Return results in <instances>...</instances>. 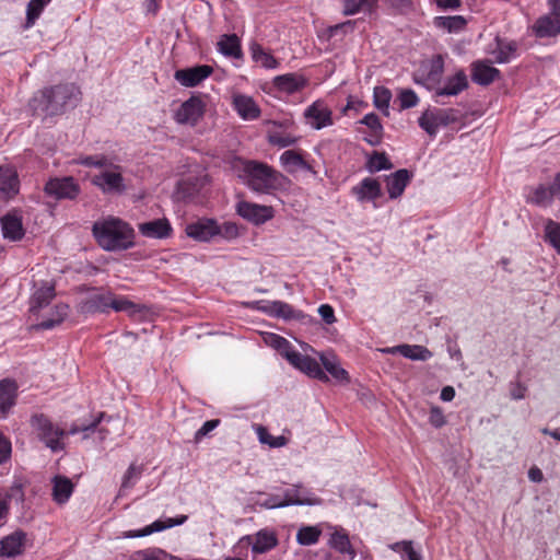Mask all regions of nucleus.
<instances>
[{
  "label": "nucleus",
  "instance_id": "obj_1",
  "mask_svg": "<svg viewBox=\"0 0 560 560\" xmlns=\"http://www.w3.org/2000/svg\"><path fill=\"white\" fill-rule=\"evenodd\" d=\"M92 232L104 250L119 252L135 246L133 229L119 218L108 217L94 222Z\"/></svg>",
  "mask_w": 560,
  "mask_h": 560
},
{
  "label": "nucleus",
  "instance_id": "obj_2",
  "mask_svg": "<svg viewBox=\"0 0 560 560\" xmlns=\"http://www.w3.org/2000/svg\"><path fill=\"white\" fill-rule=\"evenodd\" d=\"M238 177L253 191L260 194H270L275 190H282L290 184V180L283 174L268 164L257 161L241 162Z\"/></svg>",
  "mask_w": 560,
  "mask_h": 560
},
{
  "label": "nucleus",
  "instance_id": "obj_3",
  "mask_svg": "<svg viewBox=\"0 0 560 560\" xmlns=\"http://www.w3.org/2000/svg\"><path fill=\"white\" fill-rule=\"evenodd\" d=\"M78 90L73 84H61L45 89L31 101V107L36 114L44 116L58 115L78 100Z\"/></svg>",
  "mask_w": 560,
  "mask_h": 560
},
{
  "label": "nucleus",
  "instance_id": "obj_4",
  "mask_svg": "<svg viewBox=\"0 0 560 560\" xmlns=\"http://www.w3.org/2000/svg\"><path fill=\"white\" fill-rule=\"evenodd\" d=\"M108 308L115 312H125L130 316L141 311L140 305L108 291L93 292L81 303V311L84 313H106Z\"/></svg>",
  "mask_w": 560,
  "mask_h": 560
},
{
  "label": "nucleus",
  "instance_id": "obj_5",
  "mask_svg": "<svg viewBox=\"0 0 560 560\" xmlns=\"http://www.w3.org/2000/svg\"><path fill=\"white\" fill-rule=\"evenodd\" d=\"M92 184L104 194L120 195L126 190L122 168L108 159V164L102 166L98 174L92 177Z\"/></svg>",
  "mask_w": 560,
  "mask_h": 560
},
{
  "label": "nucleus",
  "instance_id": "obj_6",
  "mask_svg": "<svg viewBox=\"0 0 560 560\" xmlns=\"http://www.w3.org/2000/svg\"><path fill=\"white\" fill-rule=\"evenodd\" d=\"M32 427L37 436L51 451L57 452L63 450L65 445L61 439L65 436L66 432L55 427L48 418L43 415L34 416L32 418Z\"/></svg>",
  "mask_w": 560,
  "mask_h": 560
},
{
  "label": "nucleus",
  "instance_id": "obj_7",
  "mask_svg": "<svg viewBox=\"0 0 560 560\" xmlns=\"http://www.w3.org/2000/svg\"><path fill=\"white\" fill-rule=\"evenodd\" d=\"M443 71L444 60L441 55H436L422 62L416 75V82L423 84L429 90H435L441 82Z\"/></svg>",
  "mask_w": 560,
  "mask_h": 560
},
{
  "label": "nucleus",
  "instance_id": "obj_8",
  "mask_svg": "<svg viewBox=\"0 0 560 560\" xmlns=\"http://www.w3.org/2000/svg\"><path fill=\"white\" fill-rule=\"evenodd\" d=\"M236 212L248 222L260 225L271 220L275 215V210L271 206L258 205L245 200L236 203Z\"/></svg>",
  "mask_w": 560,
  "mask_h": 560
},
{
  "label": "nucleus",
  "instance_id": "obj_9",
  "mask_svg": "<svg viewBox=\"0 0 560 560\" xmlns=\"http://www.w3.org/2000/svg\"><path fill=\"white\" fill-rule=\"evenodd\" d=\"M44 190L55 199H74L80 192V187L72 177H62L49 179Z\"/></svg>",
  "mask_w": 560,
  "mask_h": 560
},
{
  "label": "nucleus",
  "instance_id": "obj_10",
  "mask_svg": "<svg viewBox=\"0 0 560 560\" xmlns=\"http://www.w3.org/2000/svg\"><path fill=\"white\" fill-rule=\"evenodd\" d=\"M205 103L198 96L185 101L175 113V120L180 125L195 126L203 116Z\"/></svg>",
  "mask_w": 560,
  "mask_h": 560
},
{
  "label": "nucleus",
  "instance_id": "obj_11",
  "mask_svg": "<svg viewBox=\"0 0 560 560\" xmlns=\"http://www.w3.org/2000/svg\"><path fill=\"white\" fill-rule=\"evenodd\" d=\"M287 360L294 368L299 369L306 375L319 381L328 382V376L322 370L319 363L315 359L307 355H303L300 352L295 351L288 353Z\"/></svg>",
  "mask_w": 560,
  "mask_h": 560
},
{
  "label": "nucleus",
  "instance_id": "obj_12",
  "mask_svg": "<svg viewBox=\"0 0 560 560\" xmlns=\"http://www.w3.org/2000/svg\"><path fill=\"white\" fill-rule=\"evenodd\" d=\"M331 115V109L319 100L310 105L304 112L307 124L317 130L332 125Z\"/></svg>",
  "mask_w": 560,
  "mask_h": 560
},
{
  "label": "nucleus",
  "instance_id": "obj_13",
  "mask_svg": "<svg viewBox=\"0 0 560 560\" xmlns=\"http://www.w3.org/2000/svg\"><path fill=\"white\" fill-rule=\"evenodd\" d=\"M213 72L212 67L200 65L191 68L179 69L175 71V80L183 86L194 88L201 83Z\"/></svg>",
  "mask_w": 560,
  "mask_h": 560
},
{
  "label": "nucleus",
  "instance_id": "obj_14",
  "mask_svg": "<svg viewBox=\"0 0 560 560\" xmlns=\"http://www.w3.org/2000/svg\"><path fill=\"white\" fill-rule=\"evenodd\" d=\"M533 34L538 38L555 37L560 34V14L549 12L539 16L532 25Z\"/></svg>",
  "mask_w": 560,
  "mask_h": 560
},
{
  "label": "nucleus",
  "instance_id": "obj_15",
  "mask_svg": "<svg viewBox=\"0 0 560 560\" xmlns=\"http://www.w3.org/2000/svg\"><path fill=\"white\" fill-rule=\"evenodd\" d=\"M186 521H187V516L186 515H180V516H177V517H174V518L173 517H168L165 521L158 520V521L153 522L152 524L143 527L142 529L124 532L120 537L121 538H140V537H145V536H149V535H151L153 533H159V532H162L164 529H167V528H171V527H174V526H177V525H182Z\"/></svg>",
  "mask_w": 560,
  "mask_h": 560
},
{
  "label": "nucleus",
  "instance_id": "obj_16",
  "mask_svg": "<svg viewBox=\"0 0 560 560\" xmlns=\"http://www.w3.org/2000/svg\"><path fill=\"white\" fill-rule=\"evenodd\" d=\"M256 310L262 311L269 315L281 317L284 319L299 318L300 313L291 305L282 301H257L252 304Z\"/></svg>",
  "mask_w": 560,
  "mask_h": 560
},
{
  "label": "nucleus",
  "instance_id": "obj_17",
  "mask_svg": "<svg viewBox=\"0 0 560 560\" xmlns=\"http://www.w3.org/2000/svg\"><path fill=\"white\" fill-rule=\"evenodd\" d=\"M220 233V228L213 220H199L186 226V234L199 242H208Z\"/></svg>",
  "mask_w": 560,
  "mask_h": 560
},
{
  "label": "nucleus",
  "instance_id": "obj_18",
  "mask_svg": "<svg viewBox=\"0 0 560 560\" xmlns=\"http://www.w3.org/2000/svg\"><path fill=\"white\" fill-rule=\"evenodd\" d=\"M233 107L244 120H254L260 116V108L252 96L245 94L233 95Z\"/></svg>",
  "mask_w": 560,
  "mask_h": 560
},
{
  "label": "nucleus",
  "instance_id": "obj_19",
  "mask_svg": "<svg viewBox=\"0 0 560 560\" xmlns=\"http://www.w3.org/2000/svg\"><path fill=\"white\" fill-rule=\"evenodd\" d=\"M352 194L360 202L375 201L382 196L381 184L375 178L365 177L352 187Z\"/></svg>",
  "mask_w": 560,
  "mask_h": 560
},
{
  "label": "nucleus",
  "instance_id": "obj_20",
  "mask_svg": "<svg viewBox=\"0 0 560 560\" xmlns=\"http://www.w3.org/2000/svg\"><path fill=\"white\" fill-rule=\"evenodd\" d=\"M386 353H399L402 357L413 361H428L433 357V353L421 345H399L396 347L387 348L384 350Z\"/></svg>",
  "mask_w": 560,
  "mask_h": 560
},
{
  "label": "nucleus",
  "instance_id": "obj_21",
  "mask_svg": "<svg viewBox=\"0 0 560 560\" xmlns=\"http://www.w3.org/2000/svg\"><path fill=\"white\" fill-rule=\"evenodd\" d=\"M19 191L16 172L9 166H0V198L10 199Z\"/></svg>",
  "mask_w": 560,
  "mask_h": 560
},
{
  "label": "nucleus",
  "instance_id": "obj_22",
  "mask_svg": "<svg viewBox=\"0 0 560 560\" xmlns=\"http://www.w3.org/2000/svg\"><path fill=\"white\" fill-rule=\"evenodd\" d=\"M285 506L288 505H317L320 499L312 495L308 491L300 486L287 489L283 493Z\"/></svg>",
  "mask_w": 560,
  "mask_h": 560
},
{
  "label": "nucleus",
  "instance_id": "obj_23",
  "mask_svg": "<svg viewBox=\"0 0 560 560\" xmlns=\"http://www.w3.org/2000/svg\"><path fill=\"white\" fill-rule=\"evenodd\" d=\"M499 75L500 71L488 61H476L472 63L471 78L478 84L488 85L497 80Z\"/></svg>",
  "mask_w": 560,
  "mask_h": 560
},
{
  "label": "nucleus",
  "instance_id": "obj_24",
  "mask_svg": "<svg viewBox=\"0 0 560 560\" xmlns=\"http://www.w3.org/2000/svg\"><path fill=\"white\" fill-rule=\"evenodd\" d=\"M140 233L150 238H163L170 235L172 228L167 219H155L138 225Z\"/></svg>",
  "mask_w": 560,
  "mask_h": 560
},
{
  "label": "nucleus",
  "instance_id": "obj_25",
  "mask_svg": "<svg viewBox=\"0 0 560 560\" xmlns=\"http://www.w3.org/2000/svg\"><path fill=\"white\" fill-rule=\"evenodd\" d=\"M25 534L15 532L0 540V556L15 557L23 552Z\"/></svg>",
  "mask_w": 560,
  "mask_h": 560
},
{
  "label": "nucleus",
  "instance_id": "obj_26",
  "mask_svg": "<svg viewBox=\"0 0 560 560\" xmlns=\"http://www.w3.org/2000/svg\"><path fill=\"white\" fill-rule=\"evenodd\" d=\"M410 180V174L407 170L401 168L386 177V186L389 198L399 197Z\"/></svg>",
  "mask_w": 560,
  "mask_h": 560
},
{
  "label": "nucleus",
  "instance_id": "obj_27",
  "mask_svg": "<svg viewBox=\"0 0 560 560\" xmlns=\"http://www.w3.org/2000/svg\"><path fill=\"white\" fill-rule=\"evenodd\" d=\"M319 360L325 370L338 382H349L348 372L340 366L337 357L332 352L318 353Z\"/></svg>",
  "mask_w": 560,
  "mask_h": 560
},
{
  "label": "nucleus",
  "instance_id": "obj_28",
  "mask_svg": "<svg viewBox=\"0 0 560 560\" xmlns=\"http://www.w3.org/2000/svg\"><path fill=\"white\" fill-rule=\"evenodd\" d=\"M0 223L4 238L19 241L23 237L24 230L22 221L18 215L8 213L1 218Z\"/></svg>",
  "mask_w": 560,
  "mask_h": 560
},
{
  "label": "nucleus",
  "instance_id": "obj_29",
  "mask_svg": "<svg viewBox=\"0 0 560 560\" xmlns=\"http://www.w3.org/2000/svg\"><path fill=\"white\" fill-rule=\"evenodd\" d=\"M280 163L289 173H295L299 170L314 173L313 167L294 150L284 151L280 156Z\"/></svg>",
  "mask_w": 560,
  "mask_h": 560
},
{
  "label": "nucleus",
  "instance_id": "obj_30",
  "mask_svg": "<svg viewBox=\"0 0 560 560\" xmlns=\"http://www.w3.org/2000/svg\"><path fill=\"white\" fill-rule=\"evenodd\" d=\"M419 125L430 136H433L438 132V130L441 126L447 125V117L441 110H439V112L427 110L419 118Z\"/></svg>",
  "mask_w": 560,
  "mask_h": 560
},
{
  "label": "nucleus",
  "instance_id": "obj_31",
  "mask_svg": "<svg viewBox=\"0 0 560 560\" xmlns=\"http://www.w3.org/2000/svg\"><path fill=\"white\" fill-rule=\"evenodd\" d=\"M468 81L464 71H458L454 77L447 79L443 88H436V95L454 96L467 89Z\"/></svg>",
  "mask_w": 560,
  "mask_h": 560
},
{
  "label": "nucleus",
  "instance_id": "obj_32",
  "mask_svg": "<svg viewBox=\"0 0 560 560\" xmlns=\"http://www.w3.org/2000/svg\"><path fill=\"white\" fill-rule=\"evenodd\" d=\"M73 492L72 481L65 476H56L52 479V498L58 504L66 503Z\"/></svg>",
  "mask_w": 560,
  "mask_h": 560
},
{
  "label": "nucleus",
  "instance_id": "obj_33",
  "mask_svg": "<svg viewBox=\"0 0 560 560\" xmlns=\"http://www.w3.org/2000/svg\"><path fill=\"white\" fill-rule=\"evenodd\" d=\"M306 84V80L299 74L295 73H287L282 75H278L275 79V85L278 90L285 93H294L303 89Z\"/></svg>",
  "mask_w": 560,
  "mask_h": 560
},
{
  "label": "nucleus",
  "instance_id": "obj_34",
  "mask_svg": "<svg viewBox=\"0 0 560 560\" xmlns=\"http://www.w3.org/2000/svg\"><path fill=\"white\" fill-rule=\"evenodd\" d=\"M18 386L15 382L2 380L0 382V412L4 416L15 404Z\"/></svg>",
  "mask_w": 560,
  "mask_h": 560
},
{
  "label": "nucleus",
  "instance_id": "obj_35",
  "mask_svg": "<svg viewBox=\"0 0 560 560\" xmlns=\"http://www.w3.org/2000/svg\"><path fill=\"white\" fill-rule=\"evenodd\" d=\"M55 298V287L45 284L37 289L31 299V312L36 313L40 308L47 306Z\"/></svg>",
  "mask_w": 560,
  "mask_h": 560
},
{
  "label": "nucleus",
  "instance_id": "obj_36",
  "mask_svg": "<svg viewBox=\"0 0 560 560\" xmlns=\"http://www.w3.org/2000/svg\"><path fill=\"white\" fill-rule=\"evenodd\" d=\"M203 187V179L198 177H187L178 183L177 198L190 199L194 198Z\"/></svg>",
  "mask_w": 560,
  "mask_h": 560
},
{
  "label": "nucleus",
  "instance_id": "obj_37",
  "mask_svg": "<svg viewBox=\"0 0 560 560\" xmlns=\"http://www.w3.org/2000/svg\"><path fill=\"white\" fill-rule=\"evenodd\" d=\"M219 51L224 56L241 58L242 49L238 37L235 34L223 35L218 42Z\"/></svg>",
  "mask_w": 560,
  "mask_h": 560
},
{
  "label": "nucleus",
  "instance_id": "obj_38",
  "mask_svg": "<svg viewBox=\"0 0 560 560\" xmlns=\"http://www.w3.org/2000/svg\"><path fill=\"white\" fill-rule=\"evenodd\" d=\"M250 54L253 60L266 69H276L279 66L278 60L257 43L250 45Z\"/></svg>",
  "mask_w": 560,
  "mask_h": 560
},
{
  "label": "nucleus",
  "instance_id": "obj_39",
  "mask_svg": "<svg viewBox=\"0 0 560 560\" xmlns=\"http://www.w3.org/2000/svg\"><path fill=\"white\" fill-rule=\"evenodd\" d=\"M142 472H143V466L132 463L128 467V469L126 470V472L122 477L120 489L118 491L117 497L125 495L126 491L131 489L136 485V482L140 479Z\"/></svg>",
  "mask_w": 560,
  "mask_h": 560
},
{
  "label": "nucleus",
  "instance_id": "obj_40",
  "mask_svg": "<svg viewBox=\"0 0 560 560\" xmlns=\"http://www.w3.org/2000/svg\"><path fill=\"white\" fill-rule=\"evenodd\" d=\"M434 25L439 28L446 30L450 33H456L462 31L466 26V20L462 15L454 16H436L434 19Z\"/></svg>",
  "mask_w": 560,
  "mask_h": 560
},
{
  "label": "nucleus",
  "instance_id": "obj_41",
  "mask_svg": "<svg viewBox=\"0 0 560 560\" xmlns=\"http://www.w3.org/2000/svg\"><path fill=\"white\" fill-rule=\"evenodd\" d=\"M69 306L67 304H57L54 308L51 317L42 320L36 325L38 329H51L63 322L67 317Z\"/></svg>",
  "mask_w": 560,
  "mask_h": 560
},
{
  "label": "nucleus",
  "instance_id": "obj_42",
  "mask_svg": "<svg viewBox=\"0 0 560 560\" xmlns=\"http://www.w3.org/2000/svg\"><path fill=\"white\" fill-rule=\"evenodd\" d=\"M330 546L340 553H347L353 559L355 551L351 546L349 536L343 532H335L330 537Z\"/></svg>",
  "mask_w": 560,
  "mask_h": 560
},
{
  "label": "nucleus",
  "instance_id": "obj_43",
  "mask_svg": "<svg viewBox=\"0 0 560 560\" xmlns=\"http://www.w3.org/2000/svg\"><path fill=\"white\" fill-rule=\"evenodd\" d=\"M365 167L370 173H376L383 170L393 168V164L384 152L374 151L368 158Z\"/></svg>",
  "mask_w": 560,
  "mask_h": 560
},
{
  "label": "nucleus",
  "instance_id": "obj_44",
  "mask_svg": "<svg viewBox=\"0 0 560 560\" xmlns=\"http://www.w3.org/2000/svg\"><path fill=\"white\" fill-rule=\"evenodd\" d=\"M277 545V538L272 533L258 532L255 542L252 546V551L255 553H264L272 549Z\"/></svg>",
  "mask_w": 560,
  "mask_h": 560
},
{
  "label": "nucleus",
  "instance_id": "obj_45",
  "mask_svg": "<svg viewBox=\"0 0 560 560\" xmlns=\"http://www.w3.org/2000/svg\"><path fill=\"white\" fill-rule=\"evenodd\" d=\"M322 535L318 526H302L296 533V541L302 546L315 545Z\"/></svg>",
  "mask_w": 560,
  "mask_h": 560
},
{
  "label": "nucleus",
  "instance_id": "obj_46",
  "mask_svg": "<svg viewBox=\"0 0 560 560\" xmlns=\"http://www.w3.org/2000/svg\"><path fill=\"white\" fill-rule=\"evenodd\" d=\"M392 100L390 91L385 86H375L373 92L374 106L384 115H389V102Z\"/></svg>",
  "mask_w": 560,
  "mask_h": 560
},
{
  "label": "nucleus",
  "instance_id": "obj_47",
  "mask_svg": "<svg viewBox=\"0 0 560 560\" xmlns=\"http://www.w3.org/2000/svg\"><path fill=\"white\" fill-rule=\"evenodd\" d=\"M361 124L365 125L371 130V136L373 139L368 140L372 145L377 144L380 142L383 127L380 121V118L374 113L366 114L360 121Z\"/></svg>",
  "mask_w": 560,
  "mask_h": 560
},
{
  "label": "nucleus",
  "instance_id": "obj_48",
  "mask_svg": "<svg viewBox=\"0 0 560 560\" xmlns=\"http://www.w3.org/2000/svg\"><path fill=\"white\" fill-rule=\"evenodd\" d=\"M173 559L167 552L160 548H148L135 551L130 555L129 560H168Z\"/></svg>",
  "mask_w": 560,
  "mask_h": 560
},
{
  "label": "nucleus",
  "instance_id": "obj_49",
  "mask_svg": "<svg viewBox=\"0 0 560 560\" xmlns=\"http://www.w3.org/2000/svg\"><path fill=\"white\" fill-rule=\"evenodd\" d=\"M50 1L51 0H31L28 2L26 10V27H31L35 24V21Z\"/></svg>",
  "mask_w": 560,
  "mask_h": 560
},
{
  "label": "nucleus",
  "instance_id": "obj_50",
  "mask_svg": "<svg viewBox=\"0 0 560 560\" xmlns=\"http://www.w3.org/2000/svg\"><path fill=\"white\" fill-rule=\"evenodd\" d=\"M264 339L268 346L278 350L285 359L288 353L295 352V350H292L290 342L279 335L268 334Z\"/></svg>",
  "mask_w": 560,
  "mask_h": 560
},
{
  "label": "nucleus",
  "instance_id": "obj_51",
  "mask_svg": "<svg viewBox=\"0 0 560 560\" xmlns=\"http://www.w3.org/2000/svg\"><path fill=\"white\" fill-rule=\"evenodd\" d=\"M259 441L264 444H268L271 447H282L287 445L288 440L280 435V436H273L271 435L268 430L261 425H259L256 430Z\"/></svg>",
  "mask_w": 560,
  "mask_h": 560
},
{
  "label": "nucleus",
  "instance_id": "obj_52",
  "mask_svg": "<svg viewBox=\"0 0 560 560\" xmlns=\"http://www.w3.org/2000/svg\"><path fill=\"white\" fill-rule=\"evenodd\" d=\"M546 240L560 254V223L549 220L545 226Z\"/></svg>",
  "mask_w": 560,
  "mask_h": 560
},
{
  "label": "nucleus",
  "instance_id": "obj_53",
  "mask_svg": "<svg viewBox=\"0 0 560 560\" xmlns=\"http://www.w3.org/2000/svg\"><path fill=\"white\" fill-rule=\"evenodd\" d=\"M268 141L272 145H277L279 148H287L293 145L298 141V138L290 133L270 131L268 133Z\"/></svg>",
  "mask_w": 560,
  "mask_h": 560
},
{
  "label": "nucleus",
  "instance_id": "obj_54",
  "mask_svg": "<svg viewBox=\"0 0 560 560\" xmlns=\"http://www.w3.org/2000/svg\"><path fill=\"white\" fill-rule=\"evenodd\" d=\"M375 0H345L343 1V14L354 15L364 8H372Z\"/></svg>",
  "mask_w": 560,
  "mask_h": 560
},
{
  "label": "nucleus",
  "instance_id": "obj_55",
  "mask_svg": "<svg viewBox=\"0 0 560 560\" xmlns=\"http://www.w3.org/2000/svg\"><path fill=\"white\" fill-rule=\"evenodd\" d=\"M552 192L542 185H539L532 189L530 194L527 196V200L535 205H546L550 198Z\"/></svg>",
  "mask_w": 560,
  "mask_h": 560
},
{
  "label": "nucleus",
  "instance_id": "obj_56",
  "mask_svg": "<svg viewBox=\"0 0 560 560\" xmlns=\"http://www.w3.org/2000/svg\"><path fill=\"white\" fill-rule=\"evenodd\" d=\"M516 50V45L514 43H500L497 51L494 52V60L498 63H505L511 60L514 52Z\"/></svg>",
  "mask_w": 560,
  "mask_h": 560
},
{
  "label": "nucleus",
  "instance_id": "obj_57",
  "mask_svg": "<svg viewBox=\"0 0 560 560\" xmlns=\"http://www.w3.org/2000/svg\"><path fill=\"white\" fill-rule=\"evenodd\" d=\"M395 550L401 549L404 552V560H422V556L419 551L415 550L411 541L397 542L394 546Z\"/></svg>",
  "mask_w": 560,
  "mask_h": 560
},
{
  "label": "nucleus",
  "instance_id": "obj_58",
  "mask_svg": "<svg viewBox=\"0 0 560 560\" xmlns=\"http://www.w3.org/2000/svg\"><path fill=\"white\" fill-rule=\"evenodd\" d=\"M398 100L401 109L415 107L419 102L417 94L410 89L401 90Z\"/></svg>",
  "mask_w": 560,
  "mask_h": 560
},
{
  "label": "nucleus",
  "instance_id": "obj_59",
  "mask_svg": "<svg viewBox=\"0 0 560 560\" xmlns=\"http://www.w3.org/2000/svg\"><path fill=\"white\" fill-rule=\"evenodd\" d=\"M77 163L84 166H94L102 168V166H106V164H108V158H106L103 154L89 155L84 158H79L77 160Z\"/></svg>",
  "mask_w": 560,
  "mask_h": 560
},
{
  "label": "nucleus",
  "instance_id": "obj_60",
  "mask_svg": "<svg viewBox=\"0 0 560 560\" xmlns=\"http://www.w3.org/2000/svg\"><path fill=\"white\" fill-rule=\"evenodd\" d=\"M429 421L435 428L443 427L445 424V417L443 410L438 406L431 407Z\"/></svg>",
  "mask_w": 560,
  "mask_h": 560
},
{
  "label": "nucleus",
  "instance_id": "obj_61",
  "mask_svg": "<svg viewBox=\"0 0 560 560\" xmlns=\"http://www.w3.org/2000/svg\"><path fill=\"white\" fill-rule=\"evenodd\" d=\"M219 420H208L206 421L202 427L197 430L195 433V441L199 442L203 436H206L209 432L214 430L219 425Z\"/></svg>",
  "mask_w": 560,
  "mask_h": 560
},
{
  "label": "nucleus",
  "instance_id": "obj_62",
  "mask_svg": "<svg viewBox=\"0 0 560 560\" xmlns=\"http://www.w3.org/2000/svg\"><path fill=\"white\" fill-rule=\"evenodd\" d=\"M11 442L0 432V464L11 456Z\"/></svg>",
  "mask_w": 560,
  "mask_h": 560
},
{
  "label": "nucleus",
  "instance_id": "obj_63",
  "mask_svg": "<svg viewBox=\"0 0 560 560\" xmlns=\"http://www.w3.org/2000/svg\"><path fill=\"white\" fill-rule=\"evenodd\" d=\"M318 314L323 320L330 325L336 322L334 308L329 304H323L318 307Z\"/></svg>",
  "mask_w": 560,
  "mask_h": 560
},
{
  "label": "nucleus",
  "instance_id": "obj_64",
  "mask_svg": "<svg viewBox=\"0 0 560 560\" xmlns=\"http://www.w3.org/2000/svg\"><path fill=\"white\" fill-rule=\"evenodd\" d=\"M526 387L517 382L511 385L510 395L512 399L520 400L525 397Z\"/></svg>",
  "mask_w": 560,
  "mask_h": 560
}]
</instances>
